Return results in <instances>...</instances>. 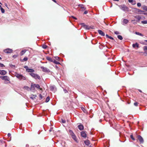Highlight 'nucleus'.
Segmentation results:
<instances>
[{
  "label": "nucleus",
  "mask_w": 147,
  "mask_h": 147,
  "mask_svg": "<svg viewBox=\"0 0 147 147\" xmlns=\"http://www.w3.org/2000/svg\"><path fill=\"white\" fill-rule=\"evenodd\" d=\"M15 76L20 80H26L25 77L17 73H15Z\"/></svg>",
  "instance_id": "1"
},
{
  "label": "nucleus",
  "mask_w": 147,
  "mask_h": 147,
  "mask_svg": "<svg viewBox=\"0 0 147 147\" xmlns=\"http://www.w3.org/2000/svg\"><path fill=\"white\" fill-rule=\"evenodd\" d=\"M30 74L34 79H38V80L40 79V76L38 74L33 73H30Z\"/></svg>",
  "instance_id": "2"
},
{
  "label": "nucleus",
  "mask_w": 147,
  "mask_h": 147,
  "mask_svg": "<svg viewBox=\"0 0 147 147\" xmlns=\"http://www.w3.org/2000/svg\"><path fill=\"white\" fill-rule=\"evenodd\" d=\"M69 133L70 135L71 136L73 139L75 141H76L77 139L76 138V136L74 134L73 131L70 130H69Z\"/></svg>",
  "instance_id": "3"
},
{
  "label": "nucleus",
  "mask_w": 147,
  "mask_h": 147,
  "mask_svg": "<svg viewBox=\"0 0 147 147\" xmlns=\"http://www.w3.org/2000/svg\"><path fill=\"white\" fill-rule=\"evenodd\" d=\"M120 9L125 11H129V8L126 7L125 5H122L119 6Z\"/></svg>",
  "instance_id": "4"
},
{
  "label": "nucleus",
  "mask_w": 147,
  "mask_h": 147,
  "mask_svg": "<svg viewBox=\"0 0 147 147\" xmlns=\"http://www.w3.org/2000/svg\"><path fill=\"white\" fill-rule=\"evenodd\" d=\"M3 51L6 53H10L13 52V50L11 49L7 48L4 50Z\"/></svg>",
  "instance_id": "5"
},
{
  "label": "nucleus",
  "mask_w": 147,
  "mask_h": 147,
  "mask_svg": "<svg viewBox=\"0 0 147 147\" xmlns=\"http://www.w3.org/2000/svg\"><path fill=\"white\" fill-rule=\"evenodd\" d=\"M40 68L42 69V71L45 72H49L50 71L49 69L47 68L44 67L43 66H41Z\"/></svg>",
  "instance_id": "6"
},
{
  "label": "nucleus",
  "mask_w": 147,
  "mask_h": 147,
  "mask_svg": "<svg viewBox=\"0 0 147 147\" xmlns=\"http://www.w3.org/2000/svg\"><path fill=\"white\" fill-rule=\"evenodd\" d=\"M0 78L2 80H4L5 81H9V77L7 76H0Z\"/></svg>",
  "instance_id": "7"
},
{
  "label": "nucleus",
  "mask_w": 147,
  "mask_h": 147,
  "mask_svg": "<svg viewBox=\"0 0 147 147\" xmlns=\"http://www.w3.org/2000/svg\"><path fill=\"white\" fill-rule=\"evenodd\" d=\"M138 138L140 142L141 143H143L144 142V140L143 138L140 135H138Z\"/></svg>",
  "instance_id": "8"
},
{
  "label": "nucleus",
  "mask_w": 147,
  "mask_h": 147,
  "mask_svg": "<svg viewBox=\"0 0 147 147\" xmlns=\"http://www.w3.org/2000/svg\"><path fill=\"white\" fill-rule=\"evenodd\" d=\"M78 6L81 8L82 11H84L86 9L84 6L82 4H79Z\"/></svg>",
  "instance_id": "9"
},
{
  "label": "nucleus",
  "mask_w": 147,
  "mask_h": 147,
  "mask_svg": "<svg viewBox=\"0 0 147 147\" xmlns=\"http://www.w3.org/2000/svg\"><path fill=\"white\" fill-rule=\"evenodd\" d=\"M7 73L6 71L4 70H0V74L2 75H4Z\"/></svg>",
  "instance_id": "10"
},
{
  "label": "nucleus",
  "mask_w": 147,
  "mask_h": 147,
  "mask_svg": "<svg viewBox=\"0 0 147 147\" xmlns=\"http://www.w3.org/2000/svg\"><path fill=\"white\" fill-rule=\"evenodd\" d=\"M81 135L82 137L85 138L86 136V133L84 131H82L81 133Z\"/></svg>",
  "instance_id": "11"
},
{
  "label": "nucleus",
  "mask_w": 147,
  "mask_h": 147,
  "mask_svg": "<svg viewBox=\"0 0 147 147\" xmlns=\"http://www.w3.org/2000/svg\"><path fill=\"white\" fill-rule=\"evenodd\" d=\"M98 32L102 36H104L105 35V33L103 32L101 30H98Z\"/></svg>",
  "instance_id": "12"
},
{
  "label": "nucleus",
  "mask_w": 147,
  "mask_h": 147,
  "mask_svg": "<svg viewBox=\"0 0 147 147\" xmlns=\"http://www.w3.org/2000/svg\"><path fill=\"white\" fill-rule=\"evenodd\" d=\"M50 89L51 90L55 91L56 90V88L55 86H51L50 87Z\"/></svg>",
  "instance_id": "13"
},
{
  "label": "nucleus",
  "mask_w": 147,
  "mask_h": 147,
  "mask_svg": "<svg viewBox=\"0 0 147 147\" xmlns=\"http://www.w3.org/2000/svg\"><path fill=\"white\" fill-rule=\"evenodd\" d=\"M34 71V70L33 69H27V72H31L32 73Z\"/></svg>",
  "instance_id": "14"
},
{
  "label": "nucleus",
  "mask_w": 147,
  "mask_h": 147,
  "mask_svg": "<svg viewBox=\"0 0 147 147\" xmlns=\"http://www.w3.org/2000/svg\"><path fill=\"white\" fill-rule=\"evenodd\" d=\"M78 129L81 130H82L84 129V126L82 125H80L78 126Z\"/></svg>",
  "instance_id": "15"
},
{
  "label": "nucleus",
  "mask_w": 147,
  "mask_h": 147,
  "mask_svg": "<svg viewBox=\"0 0 147 147\" xmlns=\"http://www.w3.org/2000/svg\"><path fill=\"white\" fill-rule=\"evenodd\" d=\"M34 85L35 86V87L38 89H39L41 90H42V89L40 88V86L38 84H34Z\"/></svg>",
  "instance_id": "16"
},
{
  "label": "nucleus",
  "mask_w": 147,
  "mask_h": 147,
  "mask_svg": "<svg viewBox=\"0 0 147 147\" xmlns=\"http://www.w3.org/2000/svg\"><path fill=\"white\" fill-rule=\"evenodd\" d=\"M46 59L49 61L53 62V59H52L51 58L49 57H47L46 58Z\"/></svg>",
  "instance_id": "17"
},
{
  "label": "nucleus",
  "mask_w": 147,
  "mask_h": 147,
  "mask_svg": "<svg viewBox=\"0 0 147 147\" xmlns=\"http://www.w3.org/2000/svg\"><path fill=\"white\" fill-rule=\"evenodd\" d=\"M132 47L133 48H135L137 47V48L139 47V44L137 43H136L135 44H133L132 45Z\"/></svg>",
  "instance_id": "18"
},
{
  "label": "nucleus",
  "mask_w": 147,
  "mask_h": 147,
  "mask_svg": "<svg viewBox=\"0 0 147 147\" xmlns=\"http://www.w3.org/2000/svg\"><path fill=\"white\" fill-rule=\"evenodd\" d=\"M84 28L86 29L89 30L91 28V26H89L88 25H84Z\"/></svg>",
  "instance_id": "19"
},
{
  "label": "nucleus",
  "mask_w": 147,
  "mask_h": 147,
  "mask_svg": "<svg viewBox=\"0 0 147 147\" xmlns=\"http://www.w3.org/2000/svg\"><path fill=\"white\" fill-rule=\"evenodd\" d=\"M26 51V50L25 49L22 50L21 52L20 55L21 56L23 55L25 53Z\"/></svg>",
  "instance_id": "20"
},
{
  "label": "nucleus",
  "mask_w": 147,
  "mask_h": 147,
  "mask_svg": "<svg viewBox=\"0 0 147 147\" xmlns=\"http://www.w3.org/2000/svg\"><path fill=\"white\" fill-rule=\"evenodd\" d=\"M35 86L34 85V84H32L31 86V88H30V90H34L35 89Z\"/></svg>",
  "instance_id": "21"
},
{
  "label": "nucleus",
  "mask_w": 147,
  "mask_h": 147,
  "mask_svg": "<svg viewBox=\"0 0 147 147\" xmlns=\"http://www.w3.org/2000/svg\"><path fill=\"white\" fill-rule=\"evenodd\" d=\"M24 88L25 90H26L28 91H29L30 90V88L28 86H25L24 87Z\"/></svg>",
  "instance_id": "22"
},
{
  "label": "nucleus",
  "mask_w": 147,
  "mask_h": 147,
  "mask_svg": "<svg viewBox=\"0 0 147 147\" xmlns=\"http://www.w3.org/2000/svg\"><path fill=\"white\" fill-rule=\"evenodd\" d=\"M81 109L84 113H87V111L86 110V109L84 108L83 107H82L81 108Z\"/></svg>",
  "instance_id": "23"
},
{
  "label": "nucleus",
  "mask_w": 147,
  "mask_h": 147,
  "mask_svg": "<svg viewBox=\"0 0 147 147\" xmlns=\"http://www.w3.org/2000/svg\"><path fill=\"white\" fill-rule=\"evenodd\" d=\"M84 143L86 145L88 146L90 144V141L88 140L85 141Z\"/></svg>",
  "instance_id": "24"
},
{
  "label": "nucleus",
  "mask_w": 147,
  "mask_h": 147,
  "mask_svg": "<svg viewBox=\"0 0 147 147\" xmlns=\"http://www.w3.org/2000/svg\"><path fill=\"white\" fill-rule=\"evenodd\" d=\"M135 18L137 19L138 21H139L141 19V17L139 16H136L135 17Z\"/></svg>",
  "instance_id": "25"
},
{
  "label": "nucleus",
  "mask_w": 147,
  "mask_h": 147,
  "mask_svg": "<svg viewBox=\"0 0 147 147\" xmlns=\"http://www.w3.org/2000/svg\"><path fill=\"white\" fill-rule=\"evenodd\" d=\"M53 62L54 63H55V64H60V63L59 62H58V61H56L54 59H53Z\"/></svg>",
  "instance_id": "26"
},
{
  "label": "nucleus",
  "mask_w": 147,
  "mask_h": 147,
  "mask_svg": "<svg viewBox=\"0 0 147 147\" xmlns=\"http://www.w3.org/2000/svg\"><path fill=\"white\" fill-rule=\"evenodd\" d=\"M142 8L143 10L147 11V6L143 5L142 6Z\"/></svg>",
  "instance_id": "27"
},
{
  "label": "nucleus",
  "mask_w": 147,
  "mask_h": 147,
  "mask_svg": "<svg viewBox=\"0 0 147 147\" xmlns=\"http://www.w3.org/2000/svg\"><path fill=\"white\" fill-rule=\"evenodd\" d=\"M128 1L129 3H131L133 5L135 4V1H133V0H128Z\"/></svg>",
  "instance_id": "28"
},
{
  "label": "nucleus",
  "mask_w": 147,
  "mask_h": 147,
  "mask_svg": "<svg viewBox=\"0 0 147 147\" xmlns=\"http://www.w3.org/2000/svg\"><path fill=\"white\" fill-rule=\"evenodd\" d=\"M128 20L126 19H124L123 20V23L125 24H127L128 22Z\"/></svg>",
  "instance_id": "29"
},
{
  "label": "nucleus",
  "mask_w": 147,
  "mask_h": 147,
  "mask_svg": "<svg viewBox=\"0 0 147 147\" xmlns=\"http://www.w3.org/2000/svg\"><path fill=\"white\" fill-rule=\"evenodd\" d=\"M143 49L145 52H147V46H144L143 47Z\"/></svg>",
  "instance_id": "30"
},
{
  "label": "nucleus",
  "mask_w": 147,
  "mask_h": 147,
  "mask_svg": "<svg viewBox=\"0 0 147 147\" xmlns=\"http://www.w3.org/2000/svg\"><path fill=\"white\" fill-rule=\"evenodd\" d=\"M117 38L120 40H122L123 39L122 37L120 35H119L117 36Z\"/></svg>",
  "instance_id": "31"
},
{
  "label": "nucleus",
  "mask_w": 147,
  "mask_h": 147,
  "mask_svg": "<svg viewBox=\"0 0 147 147\" xmlns=\"http://www.w3.org/2000/svg\"><path fill=\"white\" fill-rule=\"evenodd\" d=\"M135 34L138 35H139L140 36H143V35L141 33H140L138 32H135Z\"/></svg>",
  "instance_id": "32"
},
{
  "label": "nucleus",
  "mask_w": 147,
  "mask_h": 147,
  "mask_svg": "<svg viewBox=\"0 0 147 147\" xmlns=\"http://www.w3.org/2000/svg\"><path fill=\"white\" fill-rule=\"evenodd\" d=\"M50 100V97L49 96L47 97L46 100L45 102H48Z\"/></svg>",
  "instance_id": "33"
},
{
  "label": "nucleus",
  "mask_w": 147,
  "mask_h": 147,
  "mask_svg": "<svg viewBox=\"0 0 147 147\" xmlns=\"http://www.w3.org/2000/svg\"><path fill=\"white\" fill-rule=\"evenodd\" d=\"M143 24H147V20H144L142 21L141 22Z\"/></svg>",
  "instance_id": "34"
},
{
  "label": "nucleus",
  "mask_w": 147,
  "mask_h": 147,
  "mask_svg": "<svg viewBox=\"0 0 147 147\" xmlns=\"http://www.w3.org/2000/svg\"><path fill=\"white\" fill-rule=\"evenodd\" d=\"M47 46L46 45H43L42 46V47L45 49L47 48Z\"/></svg>",
  "instance_id": "35"
},
{
  "label": "nucleus",
  "mask_w": 147,
  "mask_h": 147,
  "mask_svg": "<svg viewBox=\"0 0 147 147\" xmlns=\"http://www.w3.org/2000/svg\"><path fill=\"white\" fill-rule=\"evenodd\" d=\"M1 10L2 13H3L5 12V10L3 8H1Z\"/></svg>",
  "instance_id": "36"
},
{
  "label": "nucleus",
  "mask_w": 147,
  "mask_h": 147,
  "mask_svg": "<svg viewBox=\"0 0 147 147\" xmlns=\"http://www.w3.org/2000/svg\"><path fill=\"white\" fill-rule=\"evenodd\" d=\"M138 103L137 102L134 103V105L136 106H137L138 105Z\"/></svg>",
  "instance_id": "37"
},
{
  "label": "nucleus",
  "mask_w": 147,
  "mask_h": 147,
  "mask_svg": "<svg viewBox=\"0 0 147 147\" xmlns=\"http://www.w3.org/2000/svg\"><path fill=\"white\" fill-rule=\"evenodd\" d=\"M28 60V58L27 57H25L23 59V60L24 61H27Z\"/></svg>",
  "instance_id": "38"
},
{
  "label": "nucleus",
  "mask_w": 147,
  "mask_h": 147,
  "mask_svg": "<svg viewBox=\"0 0 147 147\" xmlns=\"http://www.w3.org/2000/svg\"><path fill=\"white\" fill-rule=\"evenodd\" d=\"M130 137L132 139L134 140H135L134 138L133 137V135H131L130 136Z\"/></svg>",
  "instance_id": "39"
},
{
  "label": "nucleus",
  "mask_w": 147,
  "mask_h": 147,
  "mask_svg": "<svg viewBox=\"0 0 147 147\" xmlns=\"http://www.w3.org/2000/svg\"><path fill=\"white\" fill-rule=\"evenodd\" d=\"M24 67V68H25L26 69V71H27V69H29V68H28V67L27 66H25Z\"/></svg>",
  "instance_id": "40"
},
{
  "label": "nucleus",
  "mask_w": 147,
  "mask_h": 147,
  "mask_svg": "<svg viewBox=\"0 0 147 147\" xmlns=\"http://www.w3.org/2000/svg\"><path fill=\"white\" fill-rule=\"evenodd\" d=\"M4 66L3 64L0 63V67H2Z\"/></svg>",
  "instance_id": "41"
},
{
  "label": "nucleus",
  "mask_w": 147,
  "mask_h": 147,
  "mask_svg": "<svg viewBox=\"0 0 147 147\" xmlns=\"http://www.w3.org/2000/svg\"><path fill=\"white\" fill-rule=\"evenodd\" d=\"M137 5L138 7H140L141 6V4L140 3H137Z\"/></svg>",
  "instance_id": "42"
},
{
  "label": "nucleus",
  "mask_w": 147,
  "mask_h": 147,
  "mask_svg": "<svg viewBox=\"0 0 147 147\" xmlns=\"http://www.w3.org/2000/svg\"><path fill=\"white\" fill-rule=\"evenodd\" d=\"M62 122L63 123H65L66 121L65 120H63V119H62Z\"/></svg>",
  "instance_id": "43"
},
{
  "label": "nucleus",
  "mask_w": 147,
  "mask_h": 147,
  "mask_svg": "<svg viewBox=\"0 0 147 147\" xmlns=\"http://www.w3.org/2000/svg\"><path fill=\"white\" fill-rule=\"evenodd\" d=\"M138 11L139 12H141V13H143L144 12V11H142V10H140V9H138Z\"/></svg>",
  "instance_id": "44"
},
{
  "label": "nucleus",
  "mask_w": 147,
  "mask_h": 147,
  "mask_svg": "<svg viewBox=\"0 0 147 147\" xmlns=\"http://www.w3.org/2000/svg\"><path fill=\"white\" fill-rule=\"evenodd\" d=\"M80 25H81L82 26L84 27V25H86L84 23H82L80 24Z\"/></svg>",
  "instance_id": "45"
},
{
  "label": "nucleus",
  "mask_w": 147,
  "mask_h": 147,
  "mask_svg": "<svg viewBox=\"0 0 147 147\" xmlns=\"http://www.w3.org/2000/svg\"><path fill=\"white\" fill-rule=\"evenodd\" d=\"M80 25H81L82 26L84 27V25H86L84 23H82L80 24Z\"/></svg>",
  "instance_id": "46"
},
{
  "label": "nucleus",
  "mask_w": 147,
  "mask_h": 147,
  "mask_svg": "<svg viewBox=\"0 0 147 147\" xmlns=\"http://www.w3.org/2000/svg\"><path fill=\"white\" fill-rule=\"evenodd\" d=\"M108 38H109L110 39H112V40L114 39L111 36H109Z\"/></svg>",
  "instance_id": "47"
},
{
  "label": "nucleus",
  "mask_w": 147,
  "mask_h": 147,
  "mask_svg": "<svg viewBox=\"0 0 147 147\" xmlns=\"http://www.w3.org/2000/svg\"><path fill=\"white\" fill-rule=\"evenodd\" d=\"M115 33L116 34H119V32L118 31H115Z\"/></svg>",
  "instance_id": "48"
},
{
  "label": "nucleus",
  "mask_w": 147,
  "mask_h": 147,
  "mask_svg": "<svg viewBox=\"0 0 147 147\" xmlns=\"http://www.w3.org/2000/svg\"><path fill=\"white\" fill-rule=\"evenodd\" d=\"M63 91L65 93H66L67 92V90L66 89H64Z\"/></svg>",
  "instance_id": "49"
},
{
  "label": "nucleus",
  "mask_w": 147,
  "mask_h": 147,
  "mask_svg": "<svg viewBox=\"0 0 147 147\" xmlns=\"http://www.w3.org/2000/svg\"><path fill=\"white\" fill-rule=\"evenodd\" d=\"M11 136V134L10 133H8L7 134V136L8 137H10Z\"/></svg>",
  "instance_id": "50"
},
{
  "label": "nucleus",
  "mask_w": 147,
  "mask_h": 147,
  "mask_svg": "<svg viewBox=\"0 0 147 147\" xmlns=\"http://www.w3.org/2000/svg\"><path fill=\"white\" fill-rule=\"evenodd\" d=\"M88 13V11H85L84 12V14H87V13Z\"/></svg>",
  "instance_id": "51"
},
{
  "label": "nucleus",
  "mask_w": 147,
  "mask_h": 147,
  "mask_svg": "<svg viewBox=\"0 0 147 147\" xmlns=\"http://www.w3.org/2000/svg\"><path fill=\"white\" fill-rule=\"evenodd\" d=\"M71 17L74 19H75V20L77 19L75 17H74L73 16H72Z\"/></svg>",
  "instance_id": "52"
},
{
  "label": "nucleus",
  "mask_w": 147,
  "mask_h": 147,
  "mask_svg": "<svg viewBox=\"0 0 147 147\" xmlns=\"http://www.w3.org/2000/svg\"><path fill=\"white\" fill-rule=\"evenodd\" d=\"M17 57V55H14L13 56V58H15Z\"/></svg>",
  "instance_id": "53"
},
{
  "label": "nucleus",
  "mask_w": 147,
  "mask_h": 147,
  "mask_svg": "<svg viewBox=\"0 0 147 147\" xmlns=\"http://www.w3.org/2000/svg\"><path fill=\"white\" fill-rule=\"evenodd\" d=\"M52 131V129L51 128L49 130V131L50 132L51 131Z\"/></svg>",
  "instance_id": "54"
},
{
  "label": "nucleus",
  "mask_w": 147,
  "mask_h": 147,
  "mask_svg": "<svg viewBox=\"0 0 147 147\" xmlns=\"http://www.w3.org/2000/svg\"><path fill=\"white\" fill-rule=\"evenodd\" d=\"M39 96H40V97L41 98H42V96L41 94H40Z\"/></svg>",
  "instance_id": "55"
},
{
  "label": "nucleus",
  "mask_w": 147,
  "mask_h": 147,
  "mask_svg": "<svg viewBox=\"0 0 147 147\" xmlns=\"http://www.w3.org/2000/svg\"><path fill=\"white\" fill-rule=\"evenodd\" d=\"M106 36L107 37V38H108L109 37V36H108V34H106Z\"/></svg>",
  "instance_id": "56"
},
{
  "label": "nucleus",
  "mask_w": 147,
  "mask_h": 147,
  "mask_svg": "<svg viewBox=\"0 0 147 147\" xmlns=\"http://www.w3.org/2000/svg\"><path fill=\"white\" fill-rule=\"evenodd\" d=\"M55 67L57 69H58L59 68L58 66L57 65H56Z\"/></svg>",
  "instance_id": "57"
},
{
  "label": "nucleus",
  "mask_w": 147,
  "mask_h": 147,
  "mask_svg": "<svg viewBox=\"0 0 147 147\" xmlns=\"http://www.w3.org/2000/svg\"><path fill=\"white\" fill-rule=\"evenodd\" d=\"M26 147H29V145L28 144H26Z\"/></svg>",
  "instance_id": "58"
},
{
  "label": "nucleus",
  "mask_w": 147,
  "mask_h": 147,
  "mask_svg": "<svg viewBox=\"0 0 147 147\" xmlns=\"http://www.w3.org/2000/svg\"><path fill=\"white\" fill-rule=\"evenodd\" d=\"M53 1H54L55 2H56V1L55 0H52Z\"/></svg>",
  "instance_id": "59"
},
{
  "label": "nucleus",
  "mask_w": 147,
  "mask_h": 147,
  "mask_svg": "<svg viewBox=\"0 0 147 147\" xmlns=\"http://www.w3.org/2000/svg\"><path fill=\"white\" fill-rule=\"evenodd\" d=\"M143 14L144 15H147V13H144Z\"/></svg>",
  "instance_id": "60"
},
{
  "label": "nucleus",
  "mask_w": 147,
  "mask_h": 147,
  "mask_svg": "<svg viewBox=\"0 0 147 147\" xmlns=\"http://www.w3.org/2000/svg\"><path fill=\"white\" fill-rule=\"evenodd\" d=\"M14 66V65H10V66H11V67H12V66Z\"/></svg>",
  "instance_id": "61"
},
{
  "label": "nucleus",
  "mask_w": 147,
  "mask_h": 147,
  "mask_svg": "<svg viewBox=\"0 0 147 147\" xmlns=\"http://www.w3.org/2000/svg\"><path fill=\"white\" fill-rule=\"evenodd\" d=\"M55 58L56 59H57V58L59 59V57H55Z\"/></svg>",
  "instance_id": "62"
},
{
  "label": "nucleus",
  "mask_w": 147,
  "mask_h": 147,
  "mask_svg": "<svg viewBox=\"0 0 147 147\" xmlns=\"http://www.w3.org/2000/svg\"><path fill=\"white\" fill-rule=\"evenodd\" d=\"M114 1H119V0H113Z\"/></svg>",
  "instance_id": "63"
},
{
  "label": "nucleus",
  "mask_w": 147,
  "mask_h": 147,
  "mask_svg": "<svg viewBox=\"0 0 147 147\" xmlns=\"http://www.w3.org/2000/svg\"><path fill=\"white\" fill-rule=\"evenodd\" d=\"M140 43H141L142 44H144V43L143 42H140Z\"/></svg>",
  "instance_id": "64"
}]
</instances>
